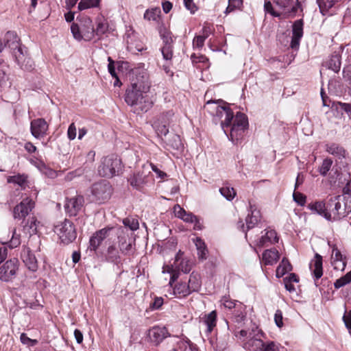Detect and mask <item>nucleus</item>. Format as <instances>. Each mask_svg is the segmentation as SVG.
<instances>
[{
	"instance_id": "1",
	"label": "nucleus",
	"mask_w": 351,
	"mask_h": 351,
	"mask_svg": "<svg viewBox=\"0 0 351 351\" xmlns=\"http://www.w3.org/2000/svg\"><path fill=\"white\" fill-rule=\"evenodd\" d=\"M150 86L151 84L147 76L136 75L126 90L125 102L132 106H138L141 111L147 112L153 105V102L147 95Z\"/></svg>"
},
{
	"instance_id": "2",
	"label": "nucleus",
	"mask_w": 351,
	"mask_h": 351,
	"mask_svg": "<svg viewBox=\"0 0 351 351\" xmlns=\"http://www.w3.org/2000/svg\"><path fill=\"white\" fill-rule=\"evenodd\" d=\"M123 169L121 160L117 155L110 154L101 158L97 168L98 174L103 178H112L119 176Z\"/></svg>"
},
{
	"instance_id": "3",
	"label": "nucleus",
	"mask_w": 351,
	"mask_h": 351,
	"mask_svg": "<svg viewBox=\"0 0 351 351\" xmlns=\"http://www.w3.org/2000/svg\"><path fill=\"white\" fill-rule=\"evenodd\" d=\"M204 108L212 115L215 117L214 120L216 122L217 119L224 118L221 121V127L224 132H226L225 128L231 125V121L234 117V112L227 106H220L215 101H208L206 104Z\"/></svg>"
},
{
	"instance_id": "4",
	"label": "nucleus",
	"mask_w": 351,
	"mask_h": 351,
	"mask_svg": "<svg viewBox=\"0 0 351 351\" xmlns=\"http://www.w3.org/2000/svg\"><path fill=\"white\" fill-rule=\"evenodd\" d=\"M229 128H230V137L231 141L237 143L239 140L242 139L245 130L248 128V119L247 116L241 112H237L236 115H234L231 125L225 128V133L226 134V129Z\"/></svg>"
},
{
	"instance_id": "5",
	"label": "nucleus",
	"mask_w": 351,
	"mask_h": 351,
	"mask_svg": "<svg viewBox=\"0 0 351 351\" xmlns=\"http://www.w3.org/2000/svg\"><path fill=\"white\" fill-rule=\"evenodd\" d=\"M91 200L97 204H104L108 201L113 193L110 183L105 180L97 182L90 187Z\"/></svg>"
},
{
	"instance_id": "6",
	"label": "nucleus",
	"mask_w": 351,
	"mask_h": 351,
	"mask_svg": "<svg viewBox=\"0 0 351 351\" xmlns=\"http://www.w3.org/2000/svg\"><path fill=\"white\" fill-rule=\"evenodd\" d=\"M54 232L64 245L71 243L77 238V231L73 223L66 219L55 226Z\"/></svg>"
},
{
	"instance_id": "7",
	"label": "nucleus",
	"mask_w": 351,
	"mask_h": 351,
	"mask_svg": "<svg viewBox=\"0 0 351 351\" xmlns=\"http://www.w3.org/2000/svg\"><path fill=\"white\" fill-rule=\"evenodd\" d=\"M19 269V261L17 258H13L5 261L0 267V280L3 282L12 281Z\"/></svg>"
},
{
	"instance_id": "8",
	"label": "nucleus",
	"mask_w": 351,
	"mask_h": 351,
	"mask_svg": "<svg viewBox=\"0 0 351 351\" xmlns=\"http://www.w3.org/2000/svg\"><path fill=\"white\" fill-rule=\"evenodd\" d=\"M84 203V198L82 195H76L70 198L66 197L64 206L66 213L70 217L76 216L82 210Z\"/></svg>"
},
{
	"instance_id": "9",
	"label": "nucleus",
	"mask_w": 351,
	"mask_h": 351,
	"mask_svg": "<svg viewBox=\"0 0 351 351\" xmlns=\"http://www.w3.org/2000/svg\"><path fill=\"white\" fill-rule=\"evenodd\" d=\"M34 207V201L26 197L23 199L19 204L14 207L13 217L14 219H23L32 211Z\"/></svg>"
},
{
	"instance_id": "10",
	"label": "nucleus",
	"mask_w": 351,
	"mask_h": 351,
	"mask_svg": "<svg viewBox=\"0 0 351 351\" xmlns=\"http://www.w3.org/2000/svg\"><path fill=\"white\" fill-rule=\"evenodd\" d=\"M4 46L10 49L13 56L17 54L18 50L20 51L25 49L20 43V38L16 33L12 31H8L4 36Z\"/></svg>"
},
{
	"instance_id": "11",
	"label": "nucleus",
	"mask_w": 351,
	"mask_h": 351,
	"mask_svg": "<svg viewBox=\"0 0 351 351\" xmlns=\"http://www.w3.org/2000/svg\"><path fill=\"white\" fill-rule=\"evenodd\" d=\"M48 123L42 118L34 119L30 123V132L36 138H41L47 134Z\"/></svg>"
},
{
	"instance_id": "12",
	"label": "nucleus",
	"mask_w": 351,
	"mask_h": 351,
	"mask_svg": "<svg viewBox=\"0 0 351 351\" xmlns=\"http://www.w3.org/2000/svg\"><path fill=\"white\" fill-rule=\"evenodd\" d=\"M169 333L166 327L155 326L148 330L147 337L149 341L156 346L159 345Z\"/></svg>"
},
{
	"instance_id": "13",
	"label": "nucleus",
	"mask_w": 351,
	"mask_h": 351,
	"mask_svg": "<svg viewBox=\"0 0 351 351\" xmlns=\"http://www.w3.org/2000/svg\"><path fill=\"white\" fill-rule=\"evenodd\" d=\"M304 22L302 19H298L294 21L292 25V37L290 47L293 49H299L300 40L303 36Z\"/></svg>"
},
{
	"instance_id": "14",
	"label": "nucleus",
	"mask_w": 351,
	"mask_h": 351,
	"mask_svg": "<svg viewBox=\"0 0 351 351\" xmlns=\"http://www.w3.org/2000/svg\"><path fill=\"white\" fill-rule=\"evenodd\" d=\"M341 195L331 197L326 202L328 211L331 213L332 220H339L343 217V213L340 211L341 205L340 203Z\"/></svg>"
},
{
	"instance_id": "15",
	"label": "nucleus",
	"mask_w": 351,
	"mask_h": 351,
	"mask_svg": "<svg viewBox=\"0 0 351 351\" xmlns=\"http://www.w3.org/2000/svg\"><path fill=\"white\" fill-rule=\"evenodd\" d=\"M148 173H146L145 171H137L128 178V181L130 184L136 190H141L147 183V178Z\"/></svg>"
},
{
	"instance_id": "16",
	"label": "nucleus",
	"mask_w": 351,
	"mask_h": 351,
	"mask_svg": "<svg viewBox=\"0 0 351 351\" xmlns=\"http://www.w3.org/2000/svg\"><path fill=\"white\" fill-rule=\"evenodd\" d=\"M14 58L16 63L21 69L31 71L34 69V62L28 57L26 48L21 51L18 50L17 54L14 56Z\"/></svg>"
},
{
	"instance_id": "17",
	"label": "nucleus",
	"mask_w": 351,
	"mask_h": 351,
	"mask_svg": "<svg viewBox=\"0 0 351 351\" xmlns=\"http://www.w3.org/2000/svg\"><path fill=\"white\" fill-rule=\"evenodd\" d=\"M332 163L333 161L331 158H325L319 168V172L322 176H326L328 171L331 170L330 178L331 182H335L337 178L340 176V172L337 168H335V167L332 168Z\"/></svg>"
},
{
	"instance_id": "18",
	"label": "nucleus",
	"mask_w": 351,
	"mask_h": 351,
	"mask_svg": "<svg viewBox=\"0 0 351 351\" xmlns=\"http://www.w3.org/2000/svg\"><path fill=\"white\" fill-rule=\"evenodd\" d=\"M21 258L27 266V267L32 271H35L38 269L37 260L35 255L32 253L29 247H24L21 252Z\"/></svg>"
},
{
	"instance_id": "19",
	"label": "nucleus",
	"mask_w": 351,
	"mask_h": 351,
	"mask_svg": "<svg viewBox=\"0 0 351 351\" xmlns=\"http://www.w3.org/2000/svg\"><path fill=\"white\" fill-rule=\"evenodd\" d=\"M108 229L103 228L97 231L89 240L88 249L90 251H96L102 241L107 237Z\"/></svg>"
},
{
	"instance_id": "20",
	"label": "nucleus",
	"mask_w": 351,
	"mask_h": 351,
	"mask_svg": "<svg viewBox=\"0 0 351 351\" xmlns=\"http://www.w3.org/2000/svg\"><path fill=\"white\" fill-rule=\"evenodd\" d=\"M265 234L262 235L257 242V245L260 247H267L278 241L277 233L274 230H265Z\"/></svg>"
},
{
	"instance_id": "21",
	"label": "nucleus",
	"mask_w": 351,
	"mask_h": 351,
	"mask_svg": "<svg viewBox=\"0 0 351 351\" xmlns=\"http://www.w3.org/2000/svg\"><path fill=\"white\" fill-rule=\"evenodd\" d=\"M249 213L245 219L247 230L253 228L261 220V213L255 206L250 205Z\"/></svg>"
},
{
	"instance_id": "22",
	"label": "nucleus",
	"mask_w": 351,
	"mask_h": 351,
	"mask_svg": "<svg viewBox=\"0 0 351 351\" xmlns=\"http://www.w3.org/2000/svg\"><path fill=\"white\" fill-rule=\"evenodd\" d=\"M308 208L316 212L321 216H323L328 221H332L331 213L328 211L326 203L324 202H316L309 204Z\"/></svg>"
},
{
	"instance_id": "23",
	"label": "nucleus",
	"mask_w": 351,
	"mask_h": 351,
	"mask_svg": "<svg viewBox=\"0 0 351 351\" xmlns=\"http://www.w3.org/2000/svg\"><path fill=\"white\" fill-rule=\"evenodd\" d=\"M310 269L314 276L315 280L319 279L323 275L322 256L316 253L315 259L310 264Z\"/></svg>"
},
{
	"instance_id": "24",
	"label": "nucleus",
	"mask_w": 351,
	"mask_h": 351,
	"mask_svg": "<svg viewBox=\"0 0 351 351\" xmlns=\"http://www.w3.org/2000/svg\"><path fill=\"white\" fill-rule=\"evenodd\" d=\"M71 31L73 36V37L77 40H90L93 39V31L89 30V32H84V30H82V27L73 23L71 27Z\"/></svg>"
},
{
	"instance_id": "25",
	"label": "nucleus",
	"mask_w": 351,
	"mask_h": 351,
	"mask_svg": "<svg viewBox=\"0 0 351 351\" xmlns=\"http://www.w3.org/2000/svg\"><path fill=\"white\" fill-rule=\"evenodd\" d=\"M326 151L330 154L336 156L339 160L346 158V151L339 144L335 143L326 144Z\"/></svg>"
},
{
	"instance_id": "26",
	"label": "nucleus",
	"mask_w": 351,
	"mask_h": 351,
	"mask_svg": "<svg viewBox=\"0 0 351 351\" xmlns=\"http://www.w3.org/2000/svg\"><path fill=\"white\" fill-rule=\"evenodd\" d=\"M217 312L213 311L208 314H205L202 317V322L206 326V332L210 333L217 324Z\"/></svg>"
},
{
	"instance_id": "27",
	"label": "nucleus",
	"mask_w": 351,
	"mask_h": 351,
	"mask_svg": "<svg viewBox=\"0 0 351 351\" xmlns=\"http://www.w3.org/2000/svg\"><path fill=\"white\" fill-rule=\"evenodd\" d=\"M279 258V253L276 249L266 250L263 253V261L265 265H272L277 263Z\"/></svg>"
},
{
	"instance_id": "28",
	"label": "nucleus",
	"mask_w": 351,
	"mask_h": 351,
	"mask_svg": "<svg viewBox=\"0 0 351 351\" xmlns=\"http://www.w3.org/2000/svg\"><path fill=\"white\" fill-rule=\"evenodd\" d=\"M105 259L110 263L118 264L121 261L119 251L114 245H110L105 254Z\"/></svg>"
},
{
	"instance_id": "29",
	"label": "nucleus",
	"mask_w": 351,
	"mask_h": 351,
	"mask_svg": "<svg viewBox=\"0 0 351 351\" xmlns=\"http://www.w3.org/2000/svg\"><path fill=\"white\" fill-rule=\"evenodd\" d=\"M173 293L177 298H182L188 296L191 292L186 282H181L175 285Z\"/></svg>"
},
{
	"instance_id": "30",
	"label": "nucleus",
	"mask_w": 351,
	"mask_h": 351,
	"mask_svg": "<svg viewBox=\"0 0 351 351\" xmlns=\"http://www.w3.org/2000/svg\"><path fill=\"white\" fill-rule=\"evenodd\" d=\"M194 242L197 250L199 259L202 261L206 260L208 251L204 241L200 237H197Z\"/></svg>"
},
{
	"instance_id": "31",
	"label": "nucleus",
	"mask_w": 351,
	"mask_h": 351,
	"mask_svg": "<svg viewBox=\"0 0 351 351\" xmlns=\"http://www.w3.org/2000/svg\"><path fill=\"white\" fill-rule=\"evenodd\" d=\"M326 65L329 69L335 73H338L341 68V56L338 53L331 55L330 59L327 61Z\"/></svg>"
},
{
	"instance_id": "32",
	"label": "nucleus",
	"mask_w": 351,
	"mask_h": 351,
	"mask_svg": "<svg viewBox=\"0 0 351 351\" xmlns=\"http://www.w3.org/2000/svg\"><path fill=\"white\" fill-rule=\"evenodd\" d=\"M328 245L332 249V258H333V262L336 264L337 262L342 263V269H343L346 267V257H344L341 252L338 250L337 245L335 244H332L330 241H328Z\"/></svg>"
},
{
	"instance_id": "33",
	"label": "nucleus",
	"mask_w": 351,
	"mask_h": 351,
	"mask_svg": "<svg viewBox=\"0 0 351 351\" xmlns=\"http://www.w3.org/2000/svg\"><path fill=\"white\" fill-rule=\"evenodd\" d=\"M97 27L95 29V35L100 38L102 35L108 32V24L106 19L98 18L96 21Z\"/></svg>"
},
{
	"instance_id": "34",
	"label": "nucleus",
	"mask_w": 351,
	"mask_h": 351,
	"mask_svg": "<svg viewBox=\"0 0 351 351\" xmlns=\"http://www.w3.org/2000/svg\"><path fill=\"white\" fill-rule=\"evenodd\" d=\"M119 247L120 251L124 255H130L133 253L132 242L127 241L125 238H119Z\"/></svg>"
},
{
	"instance_id": "35",
	"label": "nucleus",
	"mask_w": 351,
	"mask_h": 351,
	"mask_svg": "<svg viewBox=\"0 0 351 351\" xmlns=\"http://www.w3.org/2000/svg\"><path fill=\"white\" fill-rule=\"evenodd\" d=\"M37 220L35 217H31L23 225V230L30 235L36 234L37 231Z\"/></svg>"
},
{
	"instance_id": "36",
	"label": "nucleus",
	"mask_w": 351,
	"mask_h": 351,
	"mask_svg": "<svg viewBox=\"0 0 351 351\" xmlns=\"http://www.w3.org/2000/svg\"><path fill=\"white\" fill-rule=\"evenodd\" d=\"M8 183H13L19 185L21 188H25L27 185V176L24 174H17L8 178Z\"/></svg>"
},
{
	"instance_id": "37",
	"label": "nucleus",
	"mask_w": 351,
	"mask_h": 351,
	"mask_svg": "<svg viewBox=\"0 0 351 351\" xmlns=\"http://www.w3.org/2000/svg\"><path fill=\"white\" fill-rule=\"evenodd\" d=\"M186 284L189 286L191 293L198 291L201 287V282L198 278V276L194 273H192L190 275L189 279Z\"/></svg>"
},
{
	"instance_id": "38",
	"label": "nucleus",
	"mask_w": 351,
	"mask_h": 351,
	"mask_svg": "<svg viewBox=\"0 0 351 351\" xmlns=\"http://www.w3.org/2000/svg\"><path fill=\"white\" fill-rule=\"evenodd\" d=\"M238 306V308L234 309V312L232 313V319L233 322L240 324L245 320L246 315L244 313L243 306H242L241 303H239Z\"/></svg>"
},
{
	"instance_id": "39",
	"label": "nucleus",
	"mask_w": 351,
	"mask_h": 351,
	"mask_svg": "<svg viewBox=\"0 0 351 351\" xmlns=\"http://www.w3.org/2000/svg\"><path fill=\"white\" fill-rule=\"evenodd\" d=\"M339 0H317L319 10L323 15H325Z\"/></svg>"
},
{
	"instance_id": "40",
	"label": "nucleus",
	"mask_w": 351,
	"mask_h": 351,
	"mask_svg": "<svg viewBox=\"0 0 351 351\" xmlns=\"http://www.w3.org/2000/svg\"><path fill=\"white\" fill-rule=\"evenodd\" d=\"M154 127L156 130L158 136H160L162 140L163 136L166 137L169 133V128L167 121L162 122L161 123H160L159 122H155L154 124Z\"/></svg>"
},
{
	"instance_id": "41",
	"label": "nucleus",
	"mask_w": 351,
	"mask_h": 351,
	"mask_svg": "<svg viewBox=\"0 0 351 351\" xmlns=\"http://www.w3.org/2000/svg\"><path fill=\"white\" fill-rule=\"evenodd\" d=\"M101 0H81L78 3L77 8L80 11L97 8L100 4Z\"/></svg>"
},
{
	"instance_id": "42",
	"label": "nucleus",
	"mask_w": 351,
	"mask_h": 351,
	"mask_svg": "<svg viewBox=\"0 0 351 351\" xmlns=\"http://www.w3.org/2000/svg\"><path fill=\"white\" fill-rule=\"evenodd\" d=\"M264 343L261 339L256 338H251L245 343L244 348L248 350H253L254 351L261 349L264 346Z\"/></svg>"
},
{
	"instance_id": "43",
	"label": "nucleus",
	"mask_w": 351,
	"mask_h": 351,
	"mask_svg": "<svg viewBox=\"0 0 351 351\" xmlns=\"http://www.w3.org/2000/svg\"><path fill=\"white\" fill-rule=\"evenodd\" d=\"M159 34L163 43H173L172 34L165 25L160 26Z\"/></svg>"
},
{
	"instance_id": "44",
	"label": "nucleus",
	"mask_w": 351,
	"mask_h": 351,
	"mask_svg": "<svg viewBox=\"0 0 351 351\" xmlns=\"http://www.w3.org/2000/svg\"><path fill=\"white\" fill-rule=\"evenodd\" d=\"M170 136L171 138L165 139L167 144L175 149H179L182 145L180 136L175 134H171Z\"/></svg>"
},
{
	"instance_id": "45",
	"label": "nucleus",
	"mask_w": 351,
	"mask_h": 351,
	"mask_svg": "<svg viewBox=\"0 0 351 351\" xmlns=\"http://www.w3.org/2000/svg\"><path fill=\"white\" fill-rule=\"evenodd\" d=\"M160 14L159 8L148 9L144 14V19L147 21H156Z\"/></svg>"
},
{
	"instance_id": "46",
	"label": "nucleus",
	"mask_w": 351,
	"mask_h": 351,
	"mask_svg": "<svg viewBox=\"0 0 351 351\" xmlns=\"http://www.w3.org/2000/svg\"><path fill=\"white\" fill-rule=\"evenodd\" d=\"M173 43H164V46L161 49L163 58L166 60H171L173 57Z\"/></svg>"
},
{
	"instance_id": "47",
	"label": "nucleus",
	"mask_w": 351,
	"mask_h": 351,
	"mask_svg": "<svg viewBox=\"0 0 351 351\" xmlns=\"http://www.w3.org/2000/svg\"><path fill=\"white\" fill-rule=\"evenodd\" d=\"M123 223L125 227L129 228L132 231L136 230L139 228L138 219L134 217H126L123 219Z\"/></svg>"
},
{
	"instance_id": "48",
	"label": "nucleus",
	"mask_w": 351,
	"mask_h": 351,
	"mask_svg": "<svg viewBox=\"0 0 351 351\" xmlns=\"http://www.w3.org/2000/svg\"><path fill=\"white\" fill-rule=\"evenodd\" d=\"M220 193L228 200H232L236 195V192L233 188L229 186H223L219 189Z\"/></svg>"
},
{
	"instance_id": "49",
	"label": "nucleus",
	"mask_w": 351,
	"mask_h": 351,
	"mask_svg": "<svg viewBox=\"0 0 351 351\" xmlns=\"http://www.w3.org/2000/svg\"><path fill=\"white\" fill-rule=\"evenodd\" d=\"M178 345L179 351H199L196 345L190 341H180Z\"/></svg>"
},
{
	"instance_id": "50",
	"label": "nucleus",
	"mask_w": 351,
	"mask_h": 351,
	"mask_svg": "<svg viewBox=\"0 0 351 351\" xmlns=\"http://www.w3.org/2000/svg\"><path fill=\"white\" fill-rule=\"evenodd\" d=\"M21 243V235L16 233V230L14 228L12 231V239L9 241V247L11 248H15L19 246Z\"/></svg>"
},
{
	"instance_id": "51",
	"label": "nucleus",
	"mask_w": 351,
	"mask_h": 351,
	"mask_svg": "<svg viewBox=\"0 0 351 351\" xmlns=\"http://www.w3.org/2000/svg\"><path fill=\"white\" fill-rule=\"evenodd\" d=\"M176 268L178 269V270H180L184 274L189 273L191 269L189 261L186 259H182L176 266Z\"/></svg>"
},
{
	"instance_id": "52",
	"label": "nucleus",
	"mask_w": 351,
	"mask_h": 351,
	"mask_svg": "<svg viewBox=\"0 0 351 351\" xmlns=\"http://www.w3.org/2000/svg\"><path fill=\"white\" fill-rule=\"evenodd\" d=\"M264 10L265 12L270 14L274 17H280V14L275 11L273 8V5L269 1H266L264 3Z\"/></svg>"
},
{
	"instance_id": "53",
	"label": "nucleus",
	"mask_w": 351,
	"mask_h": 351,
	"mask_svg": "<svg viewBox=\"0 0 351 351\" xmlns=\"http://www.w3.org/2000/svg\"><path fill=\"white\" fill-rule=\"evenodd\" d=\"M221 301L223 302V306L227 308L236 309V308H238V307H239L238 304L239 302H238L237 301H235V300H232L227 297H223V299L221 300Z\"/></svg>"
},
{
	"instance_id": "54",
	"label": "nucleus",
	"mask_w": 351,
	"mask_h": 351,
	"mask_svg": "<svg viewBox=\"0 0 351 351\" xmlns=\"http://www.w3.org/2000/svg\"><path fill=\"white\" fill-rule=\"evenodd\" d=\"M344 201V211L343 212V217H345L351 212V195H345L343 197Z\"/></svg>"
},
{
	"instance_id": "55",
	"label": "nucleus",
	"mask_w": 351,
	"mask_h": 351,
	"mask_svg": "<svg viewBox=\"0 0 351 351\" xmlns=\"http://www.w3.org/2000/svg\"><path fill=\"white\" fill-rule=\"evenodd\" d=\"M82 30H84V32H89V30L93 31V38L95 35V29L92 24V21L90 18L87 17L84 20V24L82 27Z\"/></svg>"
},
{
	"instance_id": "56",
	"label": "nucleus",
	"mask_w": 351,
	"mask_h": 351,
	"mask_svg": "<svg viewBox=\"0 0 351 351\" xmlns=\"http://www.w3.org/2000/svg\"><path fill=\"white\" fill-rule=\"evenodd\" d=\"M20 340L23 344L32 346L38 343L37 340L29 338L25 333H21Z\"/></svg>"
},
{
	"instance_id": "57",
	"label": "nucleus",
	"mask_w": 351,
	"mask_h": 351,
	"mask_svg": "<svg viewBox=\"0 0 351 351\" xmlns=\"http://www.w3.org/2000/svg\"><path fill=\"white\" fill-rule=\"evenodd\" d=\"M293 199L300 206H304L306 202V196L299 192H294L293 194Z\"/></svg>"
},
{
	"instance_id": "58",
	"label": "nucleus",
	"mask_w": 351,
	"mask_h": 351,
	"mask_svg": "<svg viewBox=\"0 0 351 351\" xmlns=\"http://www.w3.org/2000/svg\"><path fill=\"white\" fill-rule=\"evenodd\" d=\"M205 40L206 38L201 35L196 36L193 40V47L202 48L204 45Z\"/></svg>"
},
{
	"instance_id": "59",
	"label": "nucleus",
	"mask_w": 351,
	"mask_h": 351,
	"mask_svg": "<svg viewBox=\"0 0 351 351\" xmlns=\"http://www.w3.org/2000/svg\"><path fill=\"white\" fill-rule=\"evenodd\" d=\"M262 351H278V348L274 341L264 343L261 349Z\"/></svg>"
},
{
	"instance_id": "60",
	"label": "nucleus",
	"mask_w": 351,
	"mask_h": 351,
	"mask_svg": "<svg viewBox=\"0 0 351 351\" xmlns=\"http://www.w3.org/2000/svg\"><path fill=\"white\" fill-rule=\"evenodd\" d=\"M76 127L74 123H72L69 126L68 130H67V136L69 140L72 141L74 140L76 137Z\"/></svg>"
},
{
	"instance_id": "61",
	"label": "nucleus",
	"mask_w": 351,
	"mask_h": 351,
	"mask_svg": "<svg viewBox=\"0 0 351 351\" xmlns=\"http://www.w3.org/2000/svg\"><path fill=\"white\" fill-rule=\"evenodd\" d=\"M343 320L345 326L351 334V311L345 313L344 315L343 316Z\"/></svg>"
},
{
	"instance_id": "62",
	"label": "nucleus",
	"mask_w": 351,
	"mask_h": 351,
	"mask_svg": "<svg viewBox=\"0 0 351 351\" xmlns=\"http://www.w3.org/2000/svg\"><path fill=\"white\" fill-rule=\"evenodd\" d=\"M274 321L276 326L281 328L283 326L282 313L280 310H277L274 315Z\"/></svg>"
},
{
	"instance_id": "63",
	"label": "nucleus",
	"mask_w": 351,
	"mask_h": 351,
	"mask_svg": "<svg viewBox=\"0 0 351 351\" xmlns=\"http://www.w3.org/2000/svg\"><path fill=\"white\" fill-rule=\"evenodd\" d=\"M167 272L171 274L170 284L175 282L179 277V273L176 271L173 265L168 267Z\"/></svg>"
},
{
	"instance_id": "64",
	"label": "nucleus",
	"mask_w": 351,
	"mask_h": 351,
	"mask_svg": "<svg viewBox=\"0 0 351 351\" xmlns=\"http://www.w3.org/2000/svg\"><path fill=\"white\" fill-rule=\"evenodd\" d=\"M184 5L191 14H194L197 10L196 5L193 3V0H184Z\"/></svg>"
}]
</instances>
